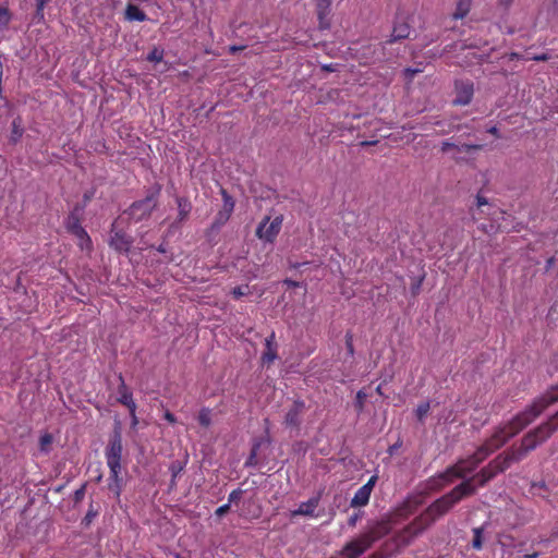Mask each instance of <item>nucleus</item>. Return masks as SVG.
Segmentation results:
<instances>
[{
	"instance_id": "46",
	"label": "nucleus",
	"mask_w": 558,
	"mask_h": 558,
	"mask_svg": "<svg viewBox=\"0 0 558 558\" xmlns=\"http://www.w3.org/2000/svg\"><path fill=\"white\" fill-rule=\"evenodd\" d=\"M424 278H425V276H424V275H423V276H421V277L416 280V282H414V283L412 284V287H411V292H412V294H413V295L418 294L420 289H421V286H422V283H423V281H424Z\"/></svg>"
},
{
	"instance_id": "32",
	"label": "nucleus",
	"mask_w": 558,
	"mask_h": 558,
	"mask_svg": "<svg viewBox=\"0 0 558 558\" xmlns=\"http://www.w3.org/2000/svg\"><path fill=\"white\" fill-rule=\"evenodd\" d=\"M260 447V440H255L252 445V449L250 452V456L247 457L245 461L246 466H256L258 463L257 454Z\"/></svg>"
},
{
	"instance_id": "10",
	"label": "nucleus",
	"mask_w": 558,
	"mask_h": 558,
	"mask_svg": "<svg viewBox=\"0 0 558 558\" xmlns=\"http://www.w3.org/2000/svg\"><path fill=\"white\" fill-rule=\"evenodd\" d=\"M558 430V411L551 415L546 422H543L535 428L527 432L529 435H533V439L541 446L547 441L554 433Z\"/></svg>"
},
{
	"instance_id": "54",
	"label": "nucleus",
	"mask_w": 558,
	"mask_h": 558,
	"mask_svg": "<svg viewBox=\"0 0 558 558\" xmlns=\"http://www.w3.org/2000/svg\"><path fill=\"white\" fill-rule=\"evenodd\" d=\"M487 133L494 135L495 137H500L499 130L497 126H490L487 129Z\"/></svg>"
},
{
	"instance_id": "58",
	"label": "nucleus",
	"mask_w": 558,
	"mask_h": 558,
	"mask_svg": "<svg viewBox=\"0 0 558 558\" xmlns=\"http://www.w3.org/2000/svg\"><path fill=\"white\" fill-rule=\"evenodd\" d=\"M377 143V141H363L360 143L361 146H371V145H375Z\"/></svg>"
},
{
	"instance_id": "14",
	"label": "nucleus",
	"mask_w": 558,
	"mask_h": 558,
	"mask_svg": "<svg viewBox=\"0 0 558 558\" xmlns=\"http://www.w3.org/2000/svg\"><path fill=\"white\" fill-rule=\"evenodd\" d=\"M377 480V475L371 476L368 481L355 492L353 498L351 499L350 506L353 508L366 506L369 501Z\"/></svg>"
},
{
	"instance_id": "28",
	"label": "nucleus",
	"mask_w": 558,
	"mask_h": 558,
	"mask_svg": "<svg viewBox=\"0 0 558 558\" xmlns=\"http://www.w3.org/2000/svg\"><path fill=\"white\" fill-rule=\"evenodd\" d=\"M472 2L473 0H458L457 8L453 13V19L462 20L463 17H465L471 10Z\"/></svg>"
},
{
	"instance_id": "21",
	"label": "nucleus",
	"mask_w": 558,
	"mask_h": 558,
	"mask_svg": "<svg viewBox=\"0 0 558 558\" xmlns=\"http://www.w3.org/2000/svg\"><path fill=\"white\" fill-rule=\"evenodd\" d=\"M122 466H114L109 469L108 476V490L113 494L116 498H119L123 489V478L121 476Z\"/></svg>"
},
{
	"instance_id": "62",
	"label": "nucleus",
	"mask_w": 558,
	"mask_h": 558,
	"mask_svg": "<svg viewBox=\"0 0 558 558\" xmlns=\"http://www.w3.org/2000/svg\"><path fill=\"white\" fill-rule=\"evenodd\" d=\"M376 393H377V395H379V396H383V395H384V393H383V387H381V385H378V386L376 387Z\"/></svg>"
},
{
	"instance_id": "45",
	"label": "nucleus",
	"mask_w": 558,
	"mask_h": 558,
	"mask_svg": "<svg viewBox=\"0 0 558 558\" xmlns=\"http://www.w3.org/2000/svg\"><path fill=\"white\" fill-rule=\"evenodd\" d=\"M52 442V436L49 434H45L40 437V449L43 451H47L50 444Z\"/></svg>"
},
{
	"instance_id": "4",
	"label": "nucleus",
	"mask_w": 558,
	"mask_h": 558,
	"mask_svg": "<svg viewBox=\"0 0 558 558\" xmlns=\"http://www.w3.org/2000/svg\"><path fill=\"white\" fill-rule=\"evenodd\" d=\"M512 464L513 462L511 461L509 456L506 453V451H502L501 453L496 456L492 461H489L487 465L482 468L480 472H477L471 478H473V482L477 480L478 486L483 487L495 476H497V474L504 473Z\"/></svg>"
},
{
	"instance_id": "8",
	"label": "nucleus",
	"mask_w": 558,
	"mask_h": 558,
	"mask_svg": "<svg viewBox=\"0 0 558 558\" xmlns=\"http://www.w3.org/2000/svg\"><path fill=\"white\" fill-rule=\"evenodd\" d=\"M391 530V520L390 518L386 517L368 523L367 529L361 534L372 547L377 541L388 535Z\"/></svg>"
},
{
	"instance_id": "33",
	"label": "nucleus",
	"mask_w": 558,
	"mask_h": 558,
	"mask_svg": "<svg viewBox=\"0 0 558 558\" xmlns=\"http://www.w3.org/2000/svg\"><path fill=\"white\" fill-rule=\"evenodd\" d=\"M493 451L483 442L480 447H477L476 451L472 453L477 463H482L487 457H489Z\"/></svg>"
},
{
	"instance_id": "13",
	"label": "nucleus",
	"mask_w": 558,
	"mask_h": 558,
	"mask_svg": "<svg viewBox=\"0 0 558 558\" xmlns=\"http://www.w3.org/2000/svg\"><path fill=\"white\" fill-rule=\"evenodd\" d=\"M369 548H372L369 544L360 534L357 537L349 541L339 551V555L343 558H360Z\"/></svg>"
},
{
	"instance_id": "15",
	"label": "nucleus",
	"mask_w": 558,
	"mask_h": 558,
	"mask_svg": "<svg viewBox=\"0 0 558 558\" xmlns=\"http://www.w3.org/2000/svg\"><path fill=\"white\" fill-rule=\"evenodd\" d=\"M480 463L471 454L466 458L459 459L454 464L448 466L454 478H465V476L477 469Z\"/></svg>"
},
{
	"instance_id": "43",
	"label": "nucleus",
	"mask_w": 558,
	"mask_h": 558,
	"mask_svg": "<svg viewBox=\"0 0 558 558\" xmlns=\"http://www.w3.org/2000/svg\"><path fill=\"white\" fill-rule=\"evenodd\" d=\"M11 15L7 8L0 7V26H7L10 22Z\"/></svg>"
},
{
	"instance_id": "3",
	"label": "nucleus",
	"mask_w": 558,
	"mask_h": 558,
	"mask_svg": "<svg viewBox=\"0 0 558 558\" xmlns=\"http://www.w3.org/2000/svg\"><path fill=\"white\" fill-rule=\"evenodd\" d=\"M454 476L447 468L444 472L428 477L425 482L420 484L417 498L413 501L414 506L409 511L412 512L417 506L423 502V499L433 493L442 490L448 484L454 481Z\"/></svg>"
},
{
	"instance_id": "42",
	"label": "nucleus",
	"mask_w": 558,
	"mask_h": 558,
	"mask_svg": "<svg viewBox=\"0 0 558 558\" xmlns=\"http://www.w3.org/2000/svg\"><path fill=\"white\" fill-rule=\"evenodd\" d=\"M345 348L350 356L354 354L353 335L351 331L345 333Z\"/></svg>"
},
{
	"instance_id": "40",
	"label": "nucleus",
	"mask_w": 558,
	"mask_h": 558,
	"mask_svg": "<svg viewBox=\"0 0 558 558\" xmlns=\"http://www.w3.org/2000/svg\"><path fill=\"white\" fill-rule=\"evenodd\" d=\"M163 59V51L157 48H154L148 54L147 60L150 62H161Z\"/></svg>"
},
{
	"instance_id": "25",
	"label": "nucleus",
	"mask_w": 558,
	"mask_h": 558,
	"mask_svg": "<svg viewBox=\"0 0 558 558\" xmlns=\"http://www.w3.org/2000/svg\"><path fill=\"white\" fill-rule=\"evenodd\" d=\"M318 504H319L318 497L310 498L307 501L301 502L299 508L296 510H293L291 514H292V517L313 515Z\"/></svg>"
},
{
	"instance_id": "2",
	"label": "nucleus",
	"mask_w": 558,
	"mask_h": 558,
	"mask_svg": "<svg viewBox=\"0 0 558 558\" xmlns=\"http://www.w3.org/2000/svg\"><path fill=\"white\" fill-rule=\"evenodd\" d=\"M557 402V397L537 398L523 411L517 413L510 421L501 424L511 438L534 422L550 404Z\"/></svg>"
},
{
	"instance_id": "11",
	"label": "nucleus",
	"mask_w": 558,
	"mask_h": 558,
	"mask_svg": "<svg viewBox=\"0 0 558 558\" xmlns=\"http://www.w3.org/2000/svg\"><path fill=\"white\" fill-rule=\"evenodd\" d=\"M133 245V238L125 231L117 228V221L112 223L109 246L120 254H128Z\"/></svg>"
},
{
	"instance_id": "50",
	"label": "nucleus",
	"mask_w": 558,
	"mask_h": 558,
	"mask_svg": "<svg viewBox=\"0 0 558 558\" xmlns=\"http://www.w3.org/2000/svg\"><path fill=\"white\" fill-rule=\"evenodd\" d=\"M529 59L534 60V61H547L550 59V56L548 53H541V54L531 56Z\"/></svg>"
},
{
	"instance_id": "20",
	"label": "nucleus",
	"mask_w": 558,
	"mask_h": 558,
	"mask_svg": "<svg viewBox=\"0 0 558 558\" xmlns=\"http://www.w3.org/2000/svg\"><path fill=\"white\" fill-rule=\"evenodd\" d=\"M316 14L320 29H328L330 27V13L332 0H315Z\"/></svg>"
},
{
	"instance_id": "23",
	"label": "nucleus",
	"mask_w": 558,
	"mask_h": 558,
	"mask_svg": "<svg viewBox=\"0 0 558 558\" xmlns=\"http://www.w3.org/2000/svg\"><path fill=\"white\" fill-rule=\"evenodd\" d=\"M175 202L178 205V218L172 226H177L185 221L192 210V204L186 197L178 196Z\"/></svg>"
},
{
	"instance_id": "64",
	"label": "nucleus",
	"mask_w": 558,
	"mask_h": 558,
	"mask_svg": "<svg viewBox=\"0 0 558 558\" xmlns=\"http://www.w3.org/2000/svg\"><path fill=\"white\" fill-rule=\"evenodd\" d=\"M324 69L327 71H333L332 64L326 65Z\"/></svg>"
},
{
	"instance_id": "39",
	"label": "nucleus",
	"mask_w": 558,
	"mask_h": 558,
	"mask_svg": "<svg viewBox=\"0 0 558 558\" xmlns=\"http://www.w3.org/2000/svg\"><path fill=\"white\" fill-rule=\"evenodd\" d=\"M250 292V287L247 284L245 286H238L232 289L231 294L235 300L241 299L242 296L246 295Z\"/></svg>"
},
{
	"instance_id": "30",
	"label": "nucleus",
	"mask_w": 558,
	"mask_h": 558,
	"mask_svg": "<svg viewBox=\"0 0 558 558\" xmlns=\"http://www.w3.org/2000/svg\"><path fill=\"white\" fill-rule=\"evenodd\" d=\"M99 510H100L99 504L90 502L87 513L85 514V517L82 520V524L86 527L89 526L92 524V522L94 521V519L99 514Z\"/></svg>"
},
{
	"instance_id": "9",
	"label": "nucleus",
	"mask_w": 558,
	"mask_h": 558,
	"mask_svg": "<svg viewBox=\"0 0 558 558\" xmlns=\"http://www.w3.org/2000/svg\"><path fill=\"white\" fill-rule=\"evenodd\" d=\"M533 435L527 433L521 438L519 445H512L506 451L513 463H519L527 457L530 452L538 447V444L533 439Z\"/></svg>"
},
{
	"instance_id": "59",
	"label": "nucleus",
	"mask_w": 558,
	"mask_h": 558,
	"mask_svg": "<svg viewBox=\"0 0 558 558\" xmlns=\"http://www.w3.org/2000/svg\"><path fill=\"white\" fill-rule=\"evenodd\" d=\"M499 3L506 8H508L512 2L513 0H498Z\"/></svg>"
},
{
	"instance_id": "56",
	"label": "nucleus",
	"mask_w": 558,
	"mask_h": 558,
	"mask_svg": "<svg viewBox=\"0 0 558 558\" xmlns=\"http://www.w3.org/2000/svg\"><path fill=\"white\" fill-rule=\"evenodd\" d=\"M243 49H245V46H230L229 51L231 53H235V52L241 51Z\"/></svg>"
},
{
	"instance_id": "61",
	"label": "nucleus",
	"mask_w": 558,
	"mask_h": 558,
	"mask_svg": "<svg viewBox=\"0 0 558 558\" xmlns=\"http://www.w3.org/2000/svg\"><path fill=\"white\" fill-rule=\"evenodd\" d=\"M539 554L538 553H533V554H526L524 555L523 558H538Z\"/></svg>"
},
{
	"instance_id": "48",
	"label": "nucleus",
	"mask_w": 558,
	"mask_h": 558,
	"mask_svg": "<svg viewBox=\"0 0 558 558\" xmlns=\"http://www.w3.org/2000/svg\"><path fill=\"white\" fill-rule=\"evenodd\" d=\"M551 398V397H557V401H558V384L555 385V386H551L550 390L547 391L546 393H544L543 396H541L539 398Z\"/></svg>"
},
{
	"instance_id": "31",
	"label": "nucleus",
	"mask_w": 558,
	"mask_h": 558,
	"mask_svg": "<svg viewBox=\"0 0 558 558\" xmlns=\"http://www.w3.org/2000/svg\"><path fill=\"white\" fill-rule=\"evenodd\" d=\"M221 196H222V201H223V206H222L221 211L231 217L233 209H234V201H233L232 196H230L226 190L221 191Z\"/></svg>"
},
{
	"instance_id": "29",
	"label": "nucleus",
	"mask_w": 558,
	"mask_h": 558,
	"mask_svg": "<svg viewBox=\"0 0 558 558\" xmlns=\"http://www.w3.org/2000/svg\"><path fill=\"white\" fill-rule=\"evenodd\" d=\"M185 464L181 461H173L170 466L169 471L171 473V480L169 484V488L173 489L177 486V477L183 472Z\"/></svg>"
},
{
	"instance_id": "19",
	"label": "nucleus",
	"mask_w": 558,
	"mask_h": 558,
	"mask_svg": "<svg viewBox=\"0 0 558 558\" xmlns=\"http://www.w3.org/2000/svg\"><path fill=\"white\" fill-rule=\"evenodd\" d=\"M278 359V345L276 342V333L271 331L265 339V350L262 354V363L271 365Z\"/></svg>"
},
{
	"instance_id": "7",
	"label": "nucleus",
	"mask_w": 558,
	"mask_h": 558,
	"mask_svg": "<svg viewBox=\"0 0 558 558\" xmlns=\"http://www.w3.org/2000/svg\"><path fill=\"white\" fill-rule=\"evenodd\" d=\"M282 222V215L276 216L272 220L269 216L264 217L256 228V236L265 242L272 243L281 230Z\"/></svg>"
},
{
	"instance_id": "52",
	"label": "nucleus",
	"mask_w": 558,
	"mask_h": 558,
	"mask_svg": "<svg viewBox=\"0 0 558 558\" xmlns=\"http://www.w3.org/2000/svg\"><path fill=\"white\" fill-rule=\"evenodd\" d=\"M163 417L166 421H168L170 424H174L177 423V417L174 416L173 413H171L170 411H166L165 414H163Z\"/></svg>"
},
{
	"instance_id": "34",
	"label": "nucleus",
	"mask_w": 558,
	"mask_h": 558,
	"mask_svg": "<svg viewBox=\"0 0 558 558\" xmlns=\"http://www.w3.org/2000/svg\"><path fill=\"white\" fill-rule=\"evenodd\" d=\"M367 397L368 396L364 391V389H361L356 392L354 408H355L357 414H360L364 411V405H365V401H366Z\"/></svg>"
},
{
	"instance_id": "37",
	"label": "nucleus",
	"mask_w": 558,
	"mask_h": 558,
	"mask_svg": "<svg viewBox=\"0 0 558 558\" xmlns=\"http://www.w3.org/2000/svg\"><path fill=\"white\" fill-rule=\"evenodd\" d=\"M429 410L430 404L428 401L421 402L415 410L417 420L422 422L428 414Z\"/></svg>"
},
{
	"instance_id": "53",
	"label": "nucleus",
	"mask_w": 558,
	"mask_h": 558,
	"mask_svg": "<svg viewBox=\"0 0 558 558\" xmlns=\"http://www.w3.org/2000/svg\"><path fill=\"white\" fill-rule=\"evenodd\" d=\"M283 283L287 284L289 288H298V287H300V282L299 281L289 279V278L284 279Z\"/></svg>"
},
{
	"instance_id": "17",
	"label": "nucleus",
	"mask_w": 558,
	"mask_h": 558,
	"mask_svg": "<svg viewBox=\"0 0 558 558\" xmlns=\"http://www.w3.org/2000/svg\"><path fill=\"white\" fill-rule=\"evenodd\" d=\"M511 439V437L509 436V434L505 430V427L501 426V424L499 426H497L495 429H494V433L492 434V436L489 438H487L484 444L493 451V453L495 451H497L498 449H500L501 447H504L509 440Z\"/></svg>"
},
{
	"instance_id": "26",
	"label": "nucleus",
	"mask_w": 558,
	"mask_h": 558,
	"mask_svg": "<svg viewBox=\"0 0 558 558\" xmlns=\"http://www.w3.org/2000/svg\"><path fill=\"white\" fill-rule=\"evenodd\" d=\"M457 149L459 151H465V153H469L471 150H480L483 148V145H478V144H462L461 146H458L456 145L454 143H451L449 141H445L441 143V151L442 153H447L449 151L450 149Z\"/></svg>"
},
{
	"instance_id": "36",
	"label": "nucleus",
	"mask_w": 558,
	"mask_h": 558,
	"mask_svg": "<svg viewBox=\"0 0 558 558\" xmlns=\"http://www.w3.org/2000/svg\"><path fill=\"white\" fill-rule=\"evenodd\" d=\"M197 420L203 427H208L211 424L210 410L203 408L198 413Z\"/></svg>"
},
{
	"instance_id": "16",
	"label": "nucleus",
	"mask_w": 558,
	"mask_h": 558,
	"mask_svg": "<svg viewBox=\"0 0 558 558\" xmlns=\"http://www.w3.org/2000/svg\"><path fill=\"white\" fill-rule=\"evenodd\" d=\"M119 380H120V385L118 387V393H119L118 401L129 409L130 414L134 418V422H136V416H135L136 403L133 400V395L129 390L128 386L125 385L122 374L119 375Z\"/></svg>"
},
{
	"instance_id": "38",
	"label": "nucleus",
	"mask_w": 558,
	"mask_h": 558,
	"mask_svg": "<svg viewBox=\"0 0 558 558\" xmlns=\"http://www.w3.org/2000/svg\"><path fill=\"white\" fill-rule=\"evenodd\" d=\"M474 536L472 541V547L474 549L480 550L483 546V535H482V529H474L473 530Z\"/></svg>"
},
{
	"instance_id": "24",
	"label": "nucleus",
	"mask_w": 558,
	"mask_h": 558,
	"mask_svg": "<svg viewBox=\"0 0 558 558\" xmlns=\"http://www.w3.org/2000/svg\"><path fill=\"white\" fill-rule=\"evenodd\" d=\"M410 25L407 22H396L388 44L405 39L410 36Z\"/></svg>"
},
{
	"instance_id": "1",
	"label": "nucleus",
	"mask_w": 558,
	"mask_h": 558,
	"mask_svg": "<svg viewBox=\"0 0 558 558\" xmlns=\"http://www.w3.org/2000/svg\"><path fill=\"white\" fill-rule=\"evenodd\" d=\"M476 493L473 485V478H466L449 493L442 495L432 502L418 517L409 523L399 534L400 539L404 544L410 542L430 526L437 519L445 515L454 505L463 498L472 496Z\"/></svg>"
},
{
	"instance_id": "12",
	"label": "nucleus",
	"mask_w": 558,
	"mask_h": 558,
	"mask_svg": "<svg viewBox=\"0 0 558 558\" xmlns=\"http://www.w3.org/2000/svg\"><path fill=\"white\" fill-rule=\"evenodd\" d=\"M456 97L452 100L454 106L469 105L474 95V84L470 80H459L454 82Z\"/></svg>"
},
{
	"instance_id": "44",
	"label": "nucleus",
	"mask_w": 558,
	"mask_h": 558,
	"mask_svg": "<svg viewBox=\"0 0 558 558\" xmlns=\"http://www.w3.org/2000/svg\"><path fill=\"white\" fill-rule=\"evenodd\" d=\"M243 490L238 488L233 489L228 496V504L238 502L242 497Z\"/></svg>"
},
{
	"instance_id": "63",
	"label": "nucleus",
	"mask_w": 558,
	"mask_h": 558,
	"mask_svg": "<svg viewBox=\"0 0 558 558\" xmlns=\"http://www.w3.org/2000/svg\"><path fill=\"white\" fill-rule=\"evenodd\" d=\"M157 251H158V252H160V253H166V247H165V245H163V244H160V245L158 246Z\"/></svg>"
},
{
	"instance_id": "22",
	"label": "nucleus",
	"mask_w": 558,
	"mask_h": 558,
	"mask_svg": "<svg viewBox=\"0 0 558 558\" xmlns=\"http://www.w3.org/2000/svg\"><path fill=\"white\" fill-rule=\"evenodd\" d=\"M304 409H305V402L300 399L295 400L284 416L286 425L292 426V427H299L301 424L300 416Z\"/></svg>"
},
{
	"instance_id": "35",
	"label": "nucleus",
	"mask_w": 558,
	"mask_h": 558,
	"mask_svg": "<svg viewBox=\"0 0 558 558\" xmlns=\"http://www.w3.org/2000/svg\"><path fill=\"white\" fill-rule=\"evenodd\" d=\"M229 219H230V216H228L227 214L219 210L211 223V229L219 230L222 226H225L227 223V221Z\"/></svg>"
},
{
	"instance_id": "41",
	"label": "nucleus",
	"mask_w": 558,
	"mask_h": 558,
	"mask_svg": "<svg viewBox=\"0 0 558 558\" xmlns=\"http://www.w3.org/2000/svg\"><path fill=\"white\" fill-rule=\"evenodd\" d=\"M23 130L19 120L12 122V140L17 141L22 136Z\"/></svg>"
},
{
	"instance_id": "49",
	"label": "nucleus",
	"mask_w": 558,
	"mask_h": 558,
	"mask_svg": "<svg viewBox=\"0 0 558 558\" xmlns=\"http://www.w3.org/2000/svg\"><path fill=\"white\" fill-rule=\"evenodd\" d=\"M361 517H362L361 512H355L352 515H350V518L348 519L349 526L354 527L356 525V522L361 519Z\"/></svg>"
},
{
	"instance_id": "55",
	"label": "nucleus",
	"mask_w": 558,
	"mask_h": 558,
	"mask_svg": "<svg viewBox=\"0 0 558 558\" xmlns=\"http://www.w3.org/2000/svg\"><path fill=\"white\" fill-rule=\"evenodd\" d=\"M83 496H84V487L75 490V493H74L75 501H80L83 498Z\"/></svg>"
},
{
	"instance_id": "5",
	"label": "nucleus",
	"mask_w": 558,
	"mask_h": 558,
	"mask_svg": "<svg viewBox=\"0 0 558 558\" xmlns=\"http://www.w3.org/2000/svg\"><path fill=\"white\" fill-rule=\"evenodd\" d=\"M158 191L148 194L145 198L134 202L124 214L135 222L148 218L157 206Z\"/></svg>"
},
{
	"instance_id": "51",
	"label": "nucleus",
	"mask_w": 558,
	"mask_h": 558,
	"mask_svg": "<svg viewBox=\"0 0 558 558\" xmlns=\"http://www.w3.org/2000/svg\"><path fill=\"white\" fill-rule=\"evenodd\" d=\"M476 205H477V208L481 209L483 206H488V201H487V198H485L484 196L478 194L476 196Z\"/></svg>"
},
{
	"instance_id": "27",
	"label": "nucleus",
	"mask_w": 558,
	"mask_h": 558,
	"mask_svg": "<svg viewBox=\"0 0 558 558\" xmlns=\"http://www.w3.org/2000/svg\"><path fill=\"white\" fill-rule=\"evenodd\" d=\"M125 19L128 21L144 22L147 20L146 13L135 4H128L125 9Z\"/></svg>"
},
{
	"instance_id": "60",
	"label": "nucleus",
	"mask_w": 558,
	"mask_h": 558,
	"mask_svg": "<svg viewBox=\"0 0 558 558\" xmlns=\"http://www.w3.org/2000/svg\"><path fill=\"white\" fill-rule=\"evenodd\" d=\"M400 444H395L393 446L389 447V453L392 454L398 448Z\"/></svg>"
},
{
	"instance_id": "18",
	"label": "nucleus",
	"mask_w": 558,
	"mask_h": 558,
	"mask_svg": "<svg viewBox=\"0 0 558 558\" xmlns=\"http://www.w3.org/2000/svg\"><path fill=\"white\" fill-rule=\"evenodd\" d=\"M72 238L75 239L76 245L84 252L90 253L93 242L85 229L77 222L72 221Z\"/></svg>"
},
{
	"instance_id": "6",
	"label": "nucleus",
	"mask_w": 558,
	"mask_h": 558,
	"mask_svg": "<svg viewBox=\"0 0 558 558\" xmlns=\"http://www.w3.org/2000/svg\"><path fill=\"white\" fill-rule=\"evenodd\" d=\"M122 436L119 429H116L109 437L108 444L105 448V458L109 469L114 466H122Z\"/></svg>"
},
{
	"instance_id": "47",
	"label": "nucleus",
	"mask_w": 558,
	"mask_h": 558,
	"mask_svg": "<svg viewBox=\"0 0 558 558\" xmlns=\"http://www.w3.org/2000/svg\"><path fill=\"white\" fill-rule=\"evenodd\" d=\"M230 510V504H225L220 507H218L215 511V514L219 518L223 517L226 513H228Z\"/></svg>"
},
{
	"instance_id": "57",
	"label": "nucleus",
	"mask_w": 558,
	"mask_h": 558,
	"mask_svg": "<svg viewBox=\"0 0 558 558\" xmlns=\"http://www.w3.org/2000/svg\"><path fill=\"white\" fill-rule=\"evenodd\" d=\"M555 264V257H549L547 260H546V270H549Z\"/></svg>"
}]
</instances>
